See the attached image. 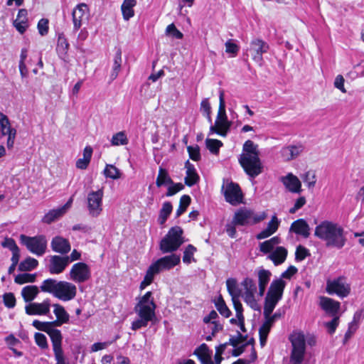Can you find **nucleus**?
Listing matches in <instances>:
<instances>
[{
	"mask_svg": "<svg viewBox=\"0 0 364 364\" xmlns=\"http://www.w3.org/2000/svg\"><path fill=\"white\" fill-rule=\"evenodd\" d=\"M281 181L289 191L296 193L301 192V182L299 178L292 173H288L286 176L282 177Z\"/></svg>",
	"mask_w": 364,
	"mask_h": 364,
	"instance_id": "b1692460",
	"label": "nucleus"
},
{
	"mask_svg": "<svg viewBox=\"0 0 364 364\" xmlns=\"http://www.w3.org/2000/svg\"><path fill=\"white\" fill-rule=\"evenodd\" d=\"M40 288L36 285H28L21 290V296L26 303H32L40 292Z\"/></svg>",
	"mask_w": 364,
	"mask_h": 364,
	"instance_id": "7c9ffc66",
	"label": "nucleus"
},
{
	"mask_svg": "<svg viewBox=\"0 0 364 364\" xmlns=\"http://www.w3.org/2000/svg\"><path fill=\"white\" fill-rule=\"evenodd\" d=\"M241 285L243 287L245 293L243 296L253 295L257 291V285L255 282L249 277H246L242 282Z\"/></svg>",
	"mask_w": 364,
	"mask_h": 364,
	"instance_id": "a19ab883",
	"label": "nucleus"
},
{
	"mask_svg": "<svg viewBox=\"0 0 364 364\" xmlns=\"http://www.w3.org/2000/svg\"><path fill=\"white\" fill-rule=\"evenodd\" d=\"M129 141L124 132H119L114 134L111 139L112 146L127 145Z\"/></svg>",
	"mask_w": 364,
	"mask_h": 364,
	"instance_id": "09e8293b",
	"label": "nucleus"
},
{
	"mask_svg": "<svg viewBox=\"0 0 364 364\" xmlns=\"http://www.w3.org/2000/svg\"><path fill=\"white\" fill-rule=\"evenodd\" d=\"M36 279V274L23 273L15 277L14 282L18 284H23L28 282H34Z\"/></svg>",
	"mask_w": 364,
	"mask_h": 364,
	"instance_id": "de8ad7c7",
	"label": "nucleus"
},
{
	"mask_svg": "<svg viewBox=\"0 0 364 364\" xmlns=\"http://www.w3.org/2000/svg\"><path fill=\"white\" fill-rule=\"evenodd\" d=\"M266 218V213H262L259 215H255L254 212L247 208H240L233 216L234 224L238 225H246L248 224H256L262 221Z\"/></svg>",
	"mask_w": 364,
	"mask_h": 364,
	"instance_id": "6e6552de",
	"label": "nucleus"
},
{
	"mask_svg": "<svg viewBox=\"0 0 364 364\" xmlns=\"http://www.w3.org/2000/svg\"><path fill=\"white\" fill-rule=\"evenodd\" d=\"M59 281L49 278L42 282L40 289L43 292L51 294L55 296Z\"/></svg>",
	"mask_w": 364,
	"mask_h": 364,
	"instance_id": "473e14b6",
	"label": "nucleus"
},
{
	"mask_svg": "<svg viewBox=\"0 0 364 364\" xmlns=\"http://www.w3.org/2000/svg\"><path fill=\"white\" fill-rule=\"evenodd\" d=\"M238 161L245 173L251 178H255L263 172V165L259 156L240 154Z\"/></svg>",
	"mask_w": 364,
	"mask_h": 364,
	"instance_id": "39448f33",
	"label": "nucleus"
},
{
	"mask_svg": "<svg viewBox=\"0 0 364 364\" xmlns=\"http://www.w3.org/2000/svg\"><path fill=\"white\" fill-rule=\"evenodd\" d=\"M282 316V314L279 310H277L273 315L269 314L268 316H264L265 318V321H264V324L267 325V326L272 328L274 323L280 318Z\"/></svg>",
	"mask_w": 364,
	"mask_h": 364,
	"instance_id": "69168bd1",
	"label": "nucleus"
},
{
	"mask_svg": "<svg viewBox=\"0 0 364 364\" xmlns=\"http://www.w3.org/2000/svg\"><path fill=\"white\" fill-rule=\"evenodd\" d=\"M70 264V257L68 256L62 257L59 255H53L50 257L48 264V271L52 274H58L62 273L67 266Z\"/></svg>",
	"mask_w": 364,
	"mask_h": 364,
	"instance_id": "f3484780",
	"label": "nucleus"
},
{
	"mask_svg": "<svg viewBox=\"0 0 364 364\" xmlns=\"http://www.w3.org/2000/svg\"><path fill=\"white\" fill-rule=\"evenodd\" d=\"M168 186V187L167 188V192L166 193V196L167 197H170V196H172L176 194L178 192L183 190L184 188V186L182 183H176L173 181V183H171Z\"/></svg>",
	"mask_w": 364,
	"mask_h": 364,
	"instance_id": "4d7b16f0",
	"label": "nucleus"
},
{
	"mask_svg": "<svg viewBox=\"0 0 364 364\" xmlns=\"http://www.w3.org/2000/svg\"><path fill=\"white\" fill-rule=\"evenodd\" d=\"M289 340L292 345L290 360L291 364H301L305 353V336L301 332L291 334Z\"/></svg>",
	"mask_w": 364,
	"mask_h": 364,
	"instance_id": "0eeeda50",
	"label": "nucleus"
},
{
	"mask_svg": "<svg viewBox=\"0 0 364 364\" xmlns=\"http://www.w3.org/2000/svg\"><path fill=\"white\" fill-rule=\"evenodd\" d=\"M159 272H161L159 271L158 267H156L154 263H152L146 270L144 279L152 283L154 279V276Z\"/></svg>",
	"mask_w": 364,
	"mask_h": 364,
	"instance_id": "5fc2aeb1",
	"label": "nucleus"
},
{
	"mask_svg": "<svg viewBox=\"0 0 364 364\" xmlns=\"http://www.w3.org/2000/svg\"><path fill=\"white\" fill-rule=\"evenodd\" d=\"M186 176L184 178L185 184L189 187L193 186L199 181L200 177L196 172L193 164L187 161L185 164Z\"/></svg>",
	"mask_w": 364,
	"mask_h": 364,
	"instance_id": "a878e982",
	"label": "nucleus"
},
{
	"mask_svg": "<svg viewBox=\"0 0 364 364\" xmlns=\"http://www.w3.org/2000/svg\"><path fill=\"white\" fill-rule=\"evenodd\" d=\"M187 150L192 160L198 161L200 159V148L198 145L195 146H189L187 147Z\"/></svg>",
	"mask_w": 364,
	"mask_h": 364,
	"instance_id": "680f3d73",
	"label": "nucleus"
},
{
	"mask_svg": "<svg viewBox=\"0 0 364 364\" xmlns=\"http://www.w3.org/2000/svg\"><path fill=\"white\" fill-rule=\"evenodd\" d=\"M217 127L222 128L226 132H229L232 122L228 121L225 112V103L224 100V91L220 90L219 95V108L215 119Z\"/></svg>",
	"mask_w": 364,
	"mask_h": 364,
	"instance_id": "2eb2a0df",
	"label": "nucleus"
},
{
	"mask_svg": "<svg viewBox=\"0 0 364 364\" xmlns=\"http://www.w3.org/2000/svg\"><path fill=\"white\" fill-rule=\"evenodd\" d=\"M269 44L261 38H253L250 43L249 51L252 55V60L261 65L263 62L262 55L268 52Z\"/></svg>",
	"mask_w": 364,
	"mask_h": 364,
	"instance_id": "9d476101",
	"label": "nucleus"
},
{
	"mask_svg": "<svg viewBox=\"0 0 364 364\" xmlns=\"http://www.w3.org/2000/svg\"><path fill=\"white\" fill-rule=\"evenodd\" d=\"M113 67H112V71L110 74V78L111 80H114L117 78L118 76V74L121 70V65H122V50L119 48L117 49V51L114 56L113 60Z\"/></svg>",
	"mask_w": 364,
	"mask_h": 364,
	"instance_id": "f704fd0d",
	"label": "nucleus"
},
{
	"mask_svg": "<svg viewBox=\"0 0 364 364\" xmlns=\"http://www.w3.org/2000/svg\"><path fill=\"white\" fill-rule=\"evenodd\" d=\"M278 302V300L266 296L263 310L264 316H268L269 314H272Z\"/></svg>",
	"mask_w": 364,
	"mask_h": 364,
	"instance_id": "a18cd8bd",
	"label": "nucleus"
},
{
	"mask_svg": "<svg viewBox=\"0 0 364 364\" xmlns=\"http://www.w3.org/2000/svg\"><path fill=\"white\" fill-rule=\"evenodd\" d=\"M70 277L76 283H83L91 277L90 268L85 262H77L72 267Z\"/></svg>",
	"mask_w": 364,
	"mask_h": 364,
	"instance_id": "f8f14e48",
	"label": "nucleus"
},
{
	"mask_svg": "<svg viewBox=\"0 0 364 364\" xmlns=\"http://www.w3.org/2000/svg\"><path fill=\"white\" fill-rule=\"evenodd\" d=\"M0 137L6 136L10 131L15 129L11 127L10 122L7 116L1 112H0Z\"/></svg>",
	"mask_w": 364,
	"mask_h": 364,
	"instance_id": "37998d69",
	"label": "nucleus"
},
{
	"mask_svg": "<svg viewBox=\"0 0 364 364\" xmlns=\"http://www.w3.org/2000/svg\"><path fill=\"white\" fill-rule=\"evenodd\" d=\"M215 306L219 313L225 318H229L232 312L226 305L223 296L220 295L216 300H215Z\"/></svg>",
	"mask_w": 364,
	"mask_h": 364,
	"instance_id": "ea45409f",
	"label": "nucleus"
},
{
	"mask_svg": "<svg viewBox=\"0 0 364 364\" xmlns=\"http://www.w3.org/2000/svg\"><path fill=\"white\" fill-rule=\"evenodd\" d=\"M320 240L328 249H342L347 241L343 228L331 221L325 220L320 223Z\"/></svg>",
	"mask_w": 364,
	"mask_h": 364,
	"instance_id": "f03ea898",
	"label": "nucleus"
},
{
	"mask_svg": "<svg viewBox=\"0 0 364 364\" xmlns=\"http://www.w3.org/2000/svg\"><path fill=\"white\" fill-rule=\"evenodd\" d=\"M14 26L21 34H23L28 27V21L16 18L14 21Z\"/></svg>",
	"mask_w": 364,
	"mask_h": 364,
	"instance_id": "774afa93",
	"label": "nucleus"
},
{
	"mask_svg": "<svg viewBox=\"0 0 364 364\" xmlns=\"http://www.w3.org/2000/svg\"><path fill=\"white\" fill-rule=\"evenodd\" d=\"M325 291L330 296L336 295L343 299L351 294V284L345 275L326 278Z\"/></svg>",
	"mask_w": 364,
	"mask_h": 364,
	"instance_id": "7ed1b4c3",
	"label": "nucleus"
},
{
	"mask_svg": "<svg viewBox=\"0 0 364 364\" xmlns=\"http://www.w3.org/2000/svg\"><path fill=\"white\" fill-rule=\"evenodd\" d=\"M53 313L55 315L56 318L59 319L63 323H68L70 316L65 311V308L58 304H53Z\"/></svg>",
	"mask_w": 364,
	"mask_h": 364,
	"instance_id": "79ce46f5",
	"label": "nucleus"
},
{
	"mask_svg": "<svg viewBox=\"0 0 364 364\" xmlns=\"http://www.w3.org/2000/svg\"><path fill=\"white\" fill-rule=\"evenodd\" d=\"M21 242L25 245L27 250L37 255H43L47 249V240L43 235L30 237L25 235H20Z\"/></svg>",
	"mask_w": 364,
	"mask_h": 364,
	"instance_id": "423d86ee",
	"label": "nucleus"
},
{
	"mask_svg": "<svg viewBox=\"0 0 364 364\" xmlns=\"http://www.w3.org/2000/svg\"><path fill=\"white\" fill-rule=\"evenodd\" d=\"M103 173L106 178H109L114 180L119 178L122 175L119 169L112 164H107Z\"/></svg>",
	"mask_w": 364,
	"mask_h": 364,
	"instance_id": "49530a36",
	"label": "nucleus"
},
{
	"mask_svg": "<svg viewBox=\"0 0 364 364\" xmlns=\"http://www.w3.org/2000/svg\"><path fill=\"white\" fill-rule=\"evenodd\" d=\"M340 301L328 296H320V309L323 311L322 326L326 333L333 336L341 322Z\"/></svg>",
	"mask_w": 364,
	"mask_h": 364,
	"instance_id": "f257e3e1",
	"label": "nucleus"
},
{
	"mask_svg": "<svg viewBox=\"0 0 364 364\" xmlns=\"http://www.w3.org/2000/svg\"><path fill=\"white\" fill-rule=\"evenodd\" d=\"M181 257L179 255L176 254H171L168 256H165L156 260L155 265L158 267L159 271L168 270L174 267L180 263Z\"/></svg>",
	"mask_w": 364,
	"mask_h": 364,
	"instance_id": "6ab92c4d",
	"label": "nucleus"
},
{
	"mask_svg": "<svg viewBox=\"0 0 364 364\" xmlns=\"http://www.w3.org/2000/svg\"><path fill=\"white\" fill-rule=\"evenodd\" d=\"M304 147L301 144L289 145L280 150V156L284 161H290L295 159L303 151Z\"/></svg>",
	"mask_w": 364,
	"mask_h": 364,
	"instance_id": "412c9836",
	"label": "nucleus"
},
{
	"mask_svg": "<svg viewBox=\"0 0 364 364\" xmlns=\"http://www.w3.org/2000/svg\"><path fill=\"white\" fill-rule=\"evenodd\" d=\"M47 334L50 338L53 353L63 350L62 348L63 336L61 331L56 328H50Z\"/></svg>",
	"mask_w": 364,
	"mask_h": 364,
	"instance_id": "cd10ccee",
	"label": "nucleus"
},
{
	"mask_svg": "<svg viewBox=\"0 0 364 364\" xmlns=\"http://www.w3.org/2000/svg\"><path fill=\"white\" fill-rule=\"evenodd\" d=\"M50 300L46 299L41 303L33 302L26 305L25 311L30 316L47 315L50 312Z\"/></svg>",
	"mask_w": 364,
	"mask_h": 364,
	"instance_id": "dca6fc26",
	"label": "nucleus"
},
{
	"mask_svg": "<svg viewBox=\"0 0 364 364\" xmlns=\"http://www.w3.org/2000/svg\"><path fill=\"white\" fill-rule=\"evenodd\" d=\"M76 294L77 288L75 284L65 281H59L55 297L67 301L74 299Z\"/></svg>",
	"mask_w": 364,
	"mask_h": 364,
	"instance_id": "4468645a",
	"label": "nucleus"
},
{
	"mask_svg": "<svg viewBox=\"0 0 364 364\" xmlns=\"http://www.w3.org/2000/svg\"><path fill=\"white\" fill-rule=\"evenodd\" d=\"M271 330V328L267 325L262 323L259 329V343L262 347H263L267 342V336Z\"/></svg>",
	"mask_w": 364,
	"mask_h": 364,
	"instance_id": "864d4df0",
	"label": "nucleus"
},
{
	"mask_svg": "<svg viewBox=\"0 0 364 364\" xmlns=\"http://www.w3.org/2000/svg\"><path fill=\"white\" fill-rule=\"evenodd\" d=\"M136 5V0H124L121 6L124 20L129 21L134 16V7Z\"/></svg>",
	"mask_w": 364,
	"mask_h": 364,
	"instance_id": "2f4dec72",
	"label": "nucleus"
},
{
	"mask_svg": "<svg viewBox=\"0 0 364 364\" xmlns=\"http://www.w3.org/2000/svg\"><path fill=\"white\" fill-rule=\"evenodd\" d=\"M173 210V206L171 202L166 201L164 202L162 205V208L160 210L159 215V223L161 225H163L166 221L167 218L171 213Z\"/></svg>",
	"mask_w": 364,
	"mask_h": 364,
	"instance_id": "58836bf2",
	"label": "nucleus"
},
{
	"mask_svg": "<svg viewBox=\"0 0 364 364\" xmlns=\"http://www.w3.org/2000/svg\"><path fill=\"white\" fill-rule=\"evenodd\" d=\"M364 318V309H358L353 314V319L350 323L359 328L360 322Z\"/></svg>",
	"mask_w": 364,
	"mask_h": 364,
	"instance_id": "338daca9",
	"label": "nucleus"
},
{
	"mask_svg": "<svg viewBox=\"0 0 364 364\" xmlns=\"http://www.w3.org/2000/svg\"><path fill=\"white\" fill-rule=\"evenodd\" d=\"M242 151L243 153L242 154H249V155H254V156H259V151L258 150V145L255 144L251 140H247L242 146Z\"/></svg>",
	"mask_w": 364,
	"mask_h": 364,
	"instance_id": "c03bdc74",
	"label": "nucleus"
},
{
	"mask_svg": "<svg viewBox=\"0 0 364 364\" xmlns=\"http://www.w3.org/2000/svg\"><path fill=\"white\" fill-rule=\"evenodd\" d=\"M205 144L208 150L213 154H217L220 147L223 146V143L220 140L212 139H207Z\"/></svg>",
	"mask_w": 364,
	"mask_h": 364,
	"instance_id": "603ef678",
	"label": "nucleus"
},
{
	"mask_svg": "<svg viewBox=\"0 0 364 364\" xmlns=\"http://www.w3.org/2000/svg\"><path fill=\"white\" fill-rule=\"evenodd\" d=\"M69 47L70 45L65 35L63 33H59L56 46V52L61 59L65 60L67 57Z\"/></svg>",
	"mask_w": 364,
	"mask_h": 364,
	"instance_id": "c756f323",
	"label": "nucleus"
},
{
	"mask_svg": "<svg viewBox=\"0 0 364 364\" xmlns=\"http://www.w3.org/2000/svg\"><path fill=\"white\" fill-rule=\"evenodd\" d=\"M259 295L262 296L264 294L267 285L270 281L272 273L269 270L260 269L258 271Z\"/></svg>",
	"mask_w": 364,
	"mask_h": 364,
	"instance_id": "c85d7f7f",
	"label": "nucleus"
},
{
	"mask_svg": "<svg viewBox=\"0 0 364 364\" xmlns=\"http://www.w3.org/2000/svg\"><path fill=\"white\" fill-rule=\"evenodd\" d=\"M286 282L282 278L273 280L266 296L280 301L282 298Z\"/></svg>",
	"mask_w": 364,
	"mask_h": 364,
	"instance_id": "aec40b11",
	"label": "nucleus"
},
{
	"mask_svg": "<svg viewBox=\"0 0 364 364\" xmlns=\"http://www.w3.org/2000/svg\"><path fill=\"white\" fill-rule=\"evenodd\" d=\"M196 250V247H195L193 245H188L183 252V262L188 264L192 261H194L193 255Z\"/></svg>",
	"mask_w": 364,
	"mask_h": 364,
	"instance_id": "3c124183",
	"label": "nucleus"
},
{
	"mask_svg": "<svg viewBox=\"0 0 364 364\" xmlns=\"http://www.w3.org/2000/svg\"><path fill=\"white\" fill-rule=\"evenodd\" d=\"M247 338V336H244L239 331H237V336H231L228 342L233 347H237L240 343L245 341Z\"/></svg>",
	"mask_w": 364,
	"mask_h": 364,
	"instance_id": "0e129e2a",
	"label": "nucleus"
},
{
	"mask_svg": "<svg viewBox=\"0 0 364 364\" xmlns=\"http://www.w3.org/2000/svg\"><path fill=\"white\" fill-rule=\"evenodd\" d=\"M225 52L228 53H230L232 55V57H235L237 55L238 51H239V46L235 43L232 40L230 39L228 40L225 44Z\"/></svg>",
	"mask_w": 364,
	"mask_h": 364,
	"instance_id": "052dcab7",
	"label": "nucleus"
},
{
	"mask_svg": "<svg viewBox=\"0 0 364 364\" xmlns=\"http://www.w3.org/2000/svg\"><path fill=\"white\" fill-rule=\"evenodd\" d=\"M225 200L232 205H237L242 202L243 195L237 183L230 182L222 186Z\"/></svg>",
	"mask_w": 364,
	"mask_h": 364,
	"instance_id": "1a4fd4ad",
	"label": "nucleus"
},
{
	"mask_svg": "<svg viewBox=\"0 0 364 364\" xmlns=\"http://www.w3.org/2000/svg\"><path fill=\"white\" fill-rule=\"evenodd\" d=\"M144 307L149 308L154 313H155L156 305L152 297L151 291H147L143 296H141L134 309L139 310L141 309H144Z\"/></svg>",
	"mask_w": 364,
	"mask_h": 364,
	"instance_id": "bb28decb",
	"label": "nucleus"
},
{
	"mask_svg": "<svg viewBox=\"0 0 364 364\" xmlns=\"http://www.w3.org/2000/svg\"><path fill=\"white\" fill-rule=\"evenodd\" d=\"M295 233L304 238H307L310 235V228L304 219H298L294 221L289 230V234Z\"/></svg>",
	"mask_w": 364,
	"mask_h": 364,
	"instance_id": "4be33fe9",
	"label": "nucleus"
},
{
	"mask_svg": "<svg viewBox=\"0 0 364 364\" xmlns=\"http://www.w3.org/2000/svg\"><path fill=\"white\" fill-rule=\"evenodd\" d=\"M50 247L53 251L61 255H65L71 250L69 240L61 236L54 237L50 242Z\"/></svg>",
	"mask_w": 364,
	"mask_h": 364,
	"instance_id": "5701e85b",
	"label": "nucleus"
},
{
	"mask_svg": "<svg viewBox=\"0 0 364 364\" xmlns=\"http://www.w3.org/2000/svg\"><path fill=\"white\" fill-rule=\"evenodd\" d=\"M183 233V230L180 226H174L170 228L160 242V250L163 253L176 251L184 242Z\"/></svg>",
	"mask_w": 364,
	"mask_h": 364,
	"instance_id": "20e7f679",
	"label": "nucleus"
},
{
	"mask_svg": "<svg viewBox=\"0 0 364 364\" xmlns=\"http://www.w3.org/2000/svg\"><path fill=\"white\" fill-rule=\"evenodd\" d=\"M227 289L232 299L240 298L242 296V290L238 287L237 280L234 278H229L226 281Z\"/></svg>",
	"mask_w": 364,
	"mask_h": 364,
	"instance_id": "c9c22d12",
	"label": "nucleus"
},
{
	"mask_svg": "<svg viewBox=\"0 0 364 364\" xmlns=\"http://www.w3.org/2000/svg\"><path fill=\"white\" fill-rule=\"evenodd\" d=\"M102 189L91 191L87 195V208L90 215L93 217L98 216L102 210Z\"/></svg>",
	"mask_w": 364,
	"mask_h": 364,
	"instance_id": "9b49d317",
	"label": "nucleus"
},
{
	"mask_svg": "<svg viewBox=\"0 0 364 364\" xmlns=\"http://www.w3.org/2000/svg\"><path fill=\"white\" fill-rule=\"evenodd\" d=\"M65 213V208L62 207L58 209H53L46 213L43 218V222L47 224H50L55 221L56 219L61 217Z\"/></svg>",
	"mask_w": 364,
	"mask_h": 364,
	"instance_id": "e433bc0d",
	"label": "nucleus"
},
{
	"mask_svg": "<svg viewBox=\"0 0 364 364\" xmlns=\"http://www.w3.org/2000/svg\"><path fill=\"white\" fill-rule=\"evenodd\" d=\"M34 339L36 345L41 349H46L48 348L46 336L41 333H36Z\"/></svg>",
	"mask_w": 364,
	"mask_h": 364,
	"instance_id": "6e6d98bb",
	"label": "nucleus"
},
{
	"mask_svg": "<svg viewBox=\"0 0 364 364\" xmlns=\"http://www.w3.org/2000/svg\"><path fill=\"white\" fill-rule=\"evenodd\" d=\"M87 6L83 3L78 4L74 9L72 16L73 22V29L75 31H78L80 28L82 22L87 19Z\"/></svg>",
	"mask_w": 364,
	"mask_h": 364,
	"instance_id": "a211bd4d",
	"label": "nucleus"
},
{
	"mask_svg": "<svg viewBox=\"0 0 364 364\" xmlns=\"http://www.w3.org/2000/svg\"><path fill=\"white\" fill-rule=\"evenodd\" d=\"M309 255V250L306 247L302 245H299L296 250L295 259L297 262L302 261Z\"/></svg>",
	"mask_w": 364,
	"mask_h": 364,
	"instance_id": "bf43d9fd",
	"label": "nucleus"
},
{
	"mask_svg": "<svg viewBox=\"0 0 364 364\" xmlns=\"http://www.w3.org/2000/svg\"><path fill=\"white\" fill-rule=\"evenodd\" d=\"M171 183H173V180L169 176L168 171L166 168L160 166L159 168L158 176L156 180V186L160 188L163 186H168Z\"/></svg>",
	"mask_w": 364,
	"mask_h": 364,
	"instance_id": "72a5a7b5",
	"label": "nucleus"
},
{
	"mask_svg": "<svg viewBox=\"0 0 364 364\" xmlns=\"http://www.w3.org/2000/svg\"><path fill=\"white\" fill-rule=\"evenodd\" d=\"M38 262L37 259L28 257L18 264V270L21 272L31 271L37 267Z\"/></svg>",
	"mask_w": 364,
	"mask_h": 364,
	"instance_id": "4c0bfd02",
	"label": "nucleus"
},
{
	"mask_svg": "<svg viewBox=\"0 0 364 364\" xmlns=\"http://www.w3.org/2000/svg\"><path fill=\"white\" fill-rule=\"evenodd\" d=\"M245 302L247 303V305L250 306L255 311H260V306L255 299V294L248 295V296H242Z\"/></svg>",
	"mask_w": 364,
	"mask_h": 364,
	"instance_id": "e2e57ef3",
	"label": "nucleus"
},
{
	"mask_svg": "<svg viewBox=\"0 0 364 364\" xmlns=\"http://www.w3.org/2000/svg\"><path fill=\"white\" fill-rule=\"evenodd\" d=\"M287 254L288 251L285 247L278 246L270 254H269L267 259L272 261L275 266H278L284 262L287 259Z\"/></svg>",
	"mask_w": 364,
	"mask_h": 364,
	"instance_id": "393cba45",
	"label": "nucleus"
},
{
	"mask_svg": "<svg viewBox=\"0 0 364 364\" xmlns=\"http://www.w3.org/2000/svg\"><path fill=\"white\" fill-rule=\"evenodd\" d=\"M3 301L5 305L9 309H12L16 306V298L13 293H5L3 295Z\"/></svg>",
	"mask_w": 364,
	"mask_h": 364,
	"instance_id": "13d9d810",
	"label": "nucleus"
},
{
	"mask_svg": "<svg viewBox=\"0 0 364 364\" xmlns=\"http://www.w3.org/2000/svg\"><path fill=\"white\" fill-rule=\"evenodd\" d=\"M191 197L188 195H183L181 197L180 204L176 213V217H179L186 210V208L191 203Z\"/></svg>",
	"mask_w": 364,
	"mask_h": 364,
	"instance_id": "8fccbe9b",
	"label": "nucleus"
},
{
	"mask_svg": "<svg viewBox=\"0 0 364 364\" xmlns=\"http://www.w3.org/2000/svg\"><path fill=\"white\" fill-rule=\"evenodd\" d=\"M134 310L139 318L133 321L132 323L131 328L133 331H136L141 328L146 327L149 322L152 321L156 317V314L149 308L144 307V309H141L139 310Z\"/></svg>",
	"mask_w": 364,
	"mask_h": 364,
	"instance_id": "ddd939ff",
	"label": "nucleus"
}]
</instances>
